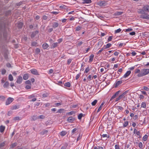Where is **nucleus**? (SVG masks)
Masks as SVG:
<instances>
[{"instance_id": "7ed1b4c3", "label": "nucleus", "mask_w": 149, "mask_h": 149, "mask_svg": "<svg viewBox=\"0 0 149 149\" xmlns=\"http://www.w3.org/2000/svg\"><path fill=\"white\" fill-rule=\"evenodd\" d=\"M144 14H142L140 15V17L141 18L149 19V15L145 13Z\"/></svg>"}, {"instance_id": "09e8293b", "label": "nucleus", "mask_w": 149, "mask_h": 149, "mask_svg": "<svg viewBox=\"0 0 149 149\" xmlns=\"http://www.w3.org/2000/svg\"><path fill=\"white\" fill-rule=\"evenodd\" d=\"M90 69L89 67H88L87 68H86L85 70V72L87 73L88 71H89Z\"/></svg>"}, {"instance_id": "ddd939ff", "label": "nucleus", "mask_w": 149, "mask_h": 149, "mask_svg": "<svg viewBox=\"0 0 149 149\" xmlns=\"http://www.w3.org/2000/svg\"><path fill=\"white\" fill-rule=\"evenodd\" d=\"M94 55L93 54H92L89 57V62H91L93 61L94 58Z\"/></svg>"}, {"instance_id": "5fc2aeb1", "label": "nucleus", "mask_w": 149, "mask_h": 149, "mask_svg": "<svg viewBox=\"0 0 149 149\" xmlns=\"http://www.w3.org/2000/svg\"><path fill=\"white\" fill-rule=\"evenodd\" d=\"M81 74V73H80L79 74H77V75L76 76V80H77L79 78Z\"/></svg>"}, {"instance_id": "49530a36", "label": "nucleus", "mask_w": 149, "mask_h": 149, "mask_svg": "<svg viewBox=\"0 0 149 149\" xmlns=\"http://www.w3.org/2000/svg\"><path fill=\"white\" fill-rule=\"evenodd\" d=\"M143 89L146 91H148L149 88L147 87L144 86L143 87Z\"/></svg>"}, {"instance_id": "6e6552de", "label": "nucleus", "mask_w": 149, "mask_h": 149, "mask_svg": "<svg viewBox=\"0 0 149 149\" xmlns=\"http://www.w3.org/2000/svg\"><path fill=\"white\" fill-rule=\"evenodd\" d=\"M38 33V31H35L33 32L31 35V37L32 38H34L36 34Z\"/></svg>"}, {"instance_id": "9d476101", "label": "nucleus", "mask_w": 149, "mask_h": 149, "mask_svg": "<svg viewBox=\"0 0 149 149\" xmlns=\"http://www.w3.org/2000/svg\"><path fill=\"white\" fill-rule=\"evenodd\" d=\"M124 97L123 96V94H122L121 95H119V96L118 97L116 98L115 101L117 102Z\"/></svg>"}, {"instance_id": "c756f323", "label": "nucleus", "mask_w": 149, "mask_h": 149, "mask_svg": "<svg viewBox=\"0 0 149 149\" xmlns=\"http://www.w3.org/2000/svg\"><path fill=\"white\" fill-rule=\"evenodd\" d=\"M22 26L23 24L22 22H19L17 24V27L20 29L22 28Z\"/></svg>"}, {"instance_id": "69168bd1", "label": "nucleus", "mask_w": 149, "mask_h": 149, "mask_svg": "<svg viewBox=\"0 0 149 149\" xmlns=\"http://www.w3.org/2000/svg\"><path fill=\"white\" fill-rule=\"evenodd\" d=\"M81 29V28L80 26H78L76 28V30L77 31H79Z\"/></svg>"}, {"instance_id": "603ef678", "label": "nucleus", "mask_w": 149, "mask_h": 149, "mask_svg": "<svg viewBox=\"0 0 149 149\" xmlns=\"http://www.w3.org/2000/svg\"><path fill=\"white\" fill-rule=\"evenodd\" d=\"M104 49H105L104 48H101L98 51V52H97V54H98L100 53H101Z\"/></svg>"}, {"instance_id": "864d4df0", "label": "nucleus", "mask_w": 149, "mask_h": 149, "mask_svg": "<svg viewBox=\"0 0 149 149\" xmlns=\"http://www.w3.org/2000/svg\"><path fill=\"white\" fill-rule=\"evenodd\" d=\"M6 72V70L5 69H3L1 71V73L2 74H4Z\"/></svg>"}, {"instance_id": "4c0bfd02", "label": "nucleus", "mask_w": 149, "mask_h": 149, "mask_svg": "<svg viewBox=\"0 0 149 149\" xmlns=\"http://www.w3.org/2000/svg\"><path fill=\"white\" fill-rule=\"evenodd\" d=\"M65 86L68 87H70V84L69 82L66 83L65 84Z\"/></svg>"}, {"instance_id": "a18cd8bd", "label": "nucleus", "mask_w": 149, "mask_h": 149, "mask_svg": "<svg viewBox=\"0 0 149 149\" xmlns=\"http://www.w3.org/2000/svg\"><path fill=\"white\" fill-rule=\"evenodd\" d=\"M128 122L127 121H126L124 122L123 124V126L125 127H126L128 125Z\"/></svg>"}, {"instance_id": "4468645a", "label": "nucleus", "mask_w": 149, "mask_h": 149, "mask_svg": "<svg viewBox=\"0 0 149 149\" xmlns=\"http://www.w3.org/2000/svg\"><path fill=\"white\" fill-rule=\"evenodd\" d=\"M122 83V81L120 80L117 81L115 87H116Z\"/></svg>"}, {"instance_id": "ea45409f", "label": "nucleus", "mask_w": 149, "mask_h": 149, "mask_svg": "<svg viewBox=\"0 0 149 149\" xmlns=\"http://www.w3.org/2000/svg\"><path fill=\"white\" fill-rule=\"evenodd\" d=\"M49 96V94L47 93H44L42 95V96L43 97H47Z\"/></svg>"}, {"instance_id": "20e7f679", "label": "nucleus", "mask_w": 149, "mask_h": 149, "mask_svg": "<svg viewBox=\"0 0 149 149\" xmlns=\"http://www.w3.org/2000/svg\"><path fill=\"white\" fill-rule=\"evenodd\" d=\"M13 100V99L11 97H9L6 102V105H8L11 103Z\"/></svg>"}, {"instance_id": "a878e982", "label": "nucleus", "mask_w": 149, "mask_h": 149, "mask_svg": "<svg viewBox=\"0 0 149 149\" xmlns=\"http://www.w3.org/2000/svg\"><path fill=\"white\" fill-rule=\"evenodd\" d=\"M78 130L77 128H74L72 131V134L73 135Z\"/></svg>"}, {"instance_id": "7c9ffc66", "label": "nucleus", "mask_w": 149, "mask_h": 149, "mask_svg": "<svg viewBox=\"0 0 149 149\" xmlns=\"http://www.w3.org/2000/svg\"><path fill=\"white\" fill-rule=\"evenodd\" d=\"M111 44L110 43L107 44L105 46L104 49H107L109 48L111 46Z\"/></svg>"}, {"instance_id": "72a5a7b5", "label": "nucleus", "mask_w": 149, "mask_h": 149, "mask_svg": "<svg viewBox=\"0 0 149 149\" xmlns=\"http://www.w3.org/2000/svg\"><path fill=\"white\" fill-rule=\"evenodd\" d=\"M68 146V144L67 143H65L64 144V146H63L61 148V149H65L67 146Z\"/></svg>"}, {"instance_id": "338daca9", "label": "nucleus", "mask_w": 149, "mask_h": 149, "mask_svg": "<svg viewBox=\"0 0 149 149\" xmlns=\"http://www.w3.org/2000/svg\"><path fill=\"white\" fill-rule=\"evenodd\" d=\"M47 16L46 15H44L43 16V19H44V20H46L47 19Z\"/></svg>"}, {"instance_id": "bb28decb", "label": "nucleus", "mask_w": 149, "mask_h": 149, "mask_svg": "<svg viewBox=\"0 0 149 149\" xmlns=\"http://www.w3.org/2000/svg\"><path fill=\"white\" fill-rule=\"evenodd\" d=\"M67 132L65 131H62L60 133V135L62 136H63L66 135Z\"/></svg>"}, {"instance_id": "4be33fe9", "label": "nucleus", "mask_w": 149, "mask_h": 149, "mask_svg": "<svg viewBox=\"0 0 149 149\" xmlns=\"http://www.w3.org/2000/svg\"><path fill=\"white\" fill-rule=\"evenodd\" d=\"M58 43L56 42L52 44L51 46V48H54L57 46Z\"/></svg>"}, {"instance_id": "f704fd0d", "label": "nucleus", "mask_w": 149, "mask_h": 149, "mask_svg": "<svg viewBox=\"0 0 149 149\" xmlns=\"http://www.w3.org/2000/svg\"><path fill=\"white\" fill-rule=\"evenodd\" d=\"M83 116V114L82 113H81L78 116V119L79 120H81Z\"/></svg>"}, {"instance_id": "412c9836", "label": "nucleus", "mask_w": 149, "mask_h": 149, "mask_svg": "<svg viewBox=\"0 0 149 149\" xmlns=\"http://www.w3.org/2000/svg\"><path fill=\"white\" fill-rule=\"evenodd\" d=\"M32 121H35L38 119V116H33L31 117Z\"/></svg>"}, {"instance_id": "680f3d73", "label": "nucleus", "mask_w": 149, "mask_h": 149, "mask_svg": "<svg viewBox=\"0 0 149 149\" xmlns=\"http://www.w3.org/2000/svg\"><path fill=\"white\" fill-rule=\"evenodd\" d=\"M138 116L137 115H136L135 116H134L133 118V119H134V120H136L138 118Z\"/></svg>"}, {"instance_id": "c9c22d12", "label": "nucleus", "mask_w": 149, "mask_h": 149, "mask_svg": "<svg viewBox=\"0 0 149 149\" xmlns=\"http://www.w3.org/2000/svg\"><path fill=\"white\" fill-rule=\"evenodd\" d=\"M100 135L102 136L103 137H107V138H109V136L107 134H100Z\"/></svg>"}, {"instance_id": "1a4fd4ad", "label": "nucleus", "mask_w": 149, "mask_h": 149, "mask_svg": "<svg viewBox=\"0 0 149 149\" xmlns=\"http://www.w3.org/2000/svg\"><path fill=\"white\" fill-rule=\"evenodd\" d=\"M145 11H146V10H145L144 9L143 10L142 9H139L138 10V12L139 13L142 14H143L145 13Z\"/></svg>"}, {"instance_id": "c03bdc74", "label": "nucleus", "mask_w": 149, "mask_h": 149, "mask_svg": "<svg viewBox=\"0 0 149 149\" xmlns=\"http://www.w3.org/2000/svg\"><path fill=\"white\" fill-rule=\"evenodd\" d=\"M121 31V29H119L115 31V33H118L120 32Z\"/></svg>"}, {"instance_id": "2eb2a0df", "label": "nucleus", "mask_w": 149, "mask_h": 149, "mask_svg": "<svg viewBox=\"0 0 149 149\" xmlns=\"http://www.w3.org/2000/svg\"><path fill=\"white\" fill-rule=\"evenodd\" d=\"M130 90H127V91H125L122 94L123 95V96L124 97H125V95H127V94L128 93V94L129 95H130Z\"/></svg>"}, {"instance_id": "423d86ee", "label": "nucleus", "mask_w": 149, "mask_h": 149, "mask_svg": "<svg viewBox=\"0 0 149 149\" xmlns=\"http://www.w3.org/2000/svg\"><path fill=\"white\" fill-rule=\"evenodd\" d=\"M75 120L74 117L72 116L69 117L67 119V121L71 123H72Z\"/></svg>"}, {"instance_id": "9b49d317", "label": "nucleus", "mask_w": 149, "mask_h": 149, "mask_svg": "<svg viewBox=\"0 0 149 149\" xmlns=\"http://www.w3.org/2000/svg\"><path fill=\"white\" fill-rule=\"evenodd\" d=\"M59 25V24L58 22H54L53 24L52 27L53 28H55L58 26Z\"/></svg>"}, {"instance_id": "8fccbe9b", "label": "nucleus", "mask_w": 149, "mask_h": 149, "mask_svg": "<svg viewBox=\"0 0 149 149\" xmlns=\"http://www.w3.org/2000/svg\"><path fill=\"white\" fill-rule=\"evenodd\" d=\"M113 37L112 36H110L108 39L107 40L108 42L111 41L113 38Z\"/></svg>"}, {"instance_id": "e2e57ef3", "label": "nucleus", "mask_w": 149, "mask_h": 149, "mask_svg": "<svg viewBox=\"0 0 149 149\" xmlns=\"http://www.w3.org/2000/svg\"><path fill=\"white\" fill-rule=\"evenodd\" d=\"M19 108V106H17L16 105L14 106L13 107V109H16Z\"/></svg>"}, {"instance_id": "bf43d9fd", "label": "nucleus", "mask_w": 149, "mask_h": 149, "mask_svg": "<svg viewBox=\"0 0 149 149\" xmlns=\"http://www.w3.org/2000/svg\"><path fill=\"white\" fill-rule=\"evenodd\" d=\"M135 73H140L141 72H140V70L136 69L135 70Z\"/></svg>"}, {"instance_id": "a211bd4d", "label": "nucleus", "mask_w": 149, "mask_h": 149, "mask_svg": "<svg viewBox=\"0 0 149 149\" xmlns=\"http://www.w3.org/2000/svg\"><path fill=\"white\" fill-rule=\"evenodd\" d=\"M48 47V45L46 43H44L42 45L43 48L44 49H47Z\"/></svg>"}, {"instance_id": "f03ea898", "label": "nucleus", "mask_w": 149, "mask_h": 149, "mask_svg": "<svg viewBox=\"0 0 149 149\" xmlns=\"http://www.w3.org/2000/svg\"><path fill=\"white\" fill-rule=\"evenodd\" d=\"M107 1H99L97 2V4L100 6H104L107 5Z\"/></svg>"}, {"instance_id": "58836bf2", "label": "nucleus", "mask_w": 149, "mask_h": 149, "mask_svg": "<svg viewBox=\"0 0 149 149\" xmlns=\"http://www.w3.org/2000/svg\"><path fill=\"white\" fill-rule=\"evenodd\" d=\"M36 53L37 54H38L40 53V49L38 48H37L35 50Z\"/></svg>"}, {"instance_id": "2f4dec72", "label": "nucleus", "mask_w": 149, "mask_h": 149, "mask_svg": "<svg viewBox=\"0 0 149 149\" xmlns=\"http://www.w3.org/2000/svg\"><path fill=\"white\" fill-rule=\"evenodd\" d=\"M45 116L43 115H41L38 117V119H43L45 118Z\"/></svg>"}, {"instance_id": "f3484780", "label": "nucleus", "mask_w": 149, "mask_h": 149, "mask_svg": "<svg viewBox=\"0 0 149 149\" xmlns=\"http://www.w3.org/2000/svg\"><path fill=\"white\" fill-rule=\"evenodd\" d=\"M130 74V71H128L124 74V77L126 78L128 77Z\"/></svg>"}, {"instance_id": "0eeeda50", "label": "nucleus", "mask_w": 149, "mask_h": 149, "mask_svg": "<svg viewBox=\"0 0 149 149\" xmlns=\"http://www.w3.org/2000/svg\"><path fill=\"white\" fill-rule=\"evenodd\" d=\"M22 77L21 76H19L17 78L16 82L17 83L20 84L22 82Z\"/></svg>"}, {"instance_id": "13d9d810", "label": "nucleus", "mask_w": 149, "mask_h": 149, "mask_svg": "<svg viewBox=\"0 0 149 149\" xmlns=\"http://www.w3.org/2000/svg\"><path fill=\"white\" fill-rule=\"evenodd\" d=\"M25 88L27 89H30L31 88V86L30 85H26L25 87Z\"/></svg>"}, {"instance_id": "37998d69", "label": "nucleus", "mask_w": 149, "mask_h": 149, "mask_svg": "<svg viewBox=\"0 0 149 149\" xmlns=\"http://www.w3.org/2000/svg\"><path fill=\"white\" fill-rule=\"evenodd\" d=\"M37 44V42H32V44H31V45L32 46H36Z\"/></svg>"}, {"instance_id": "774afa93", "label": "nucleus", "mask_w": 149, "mask_h": 149, "mask_svg": "<svg viewBox=\"0 0 149 149\" xmlns=\"http://www.w3.org/2000/svg\"><path fill=\"white\" fill-rule=\"evenodd\" d=\"M115 149H120L119 146L117 145H115Z\"/></svg>"}, {"instance_id": "6e6d98bb", "label": "nucleus", "mask_w": 149, "mask_h": 149, "mask_svg": "<svg viewBox=\"0 0 149 149\" xmlns=\"http://www.w3.org/2000/svg\"><path fill=\"white\" fill-rule=\"evenodd\" d=\"M13 120H20V119L19 117H16L14 118Z\"/></svg>"}, {"instance_id": "f257e3e1", "label": "nucleus", "mask_w": 149, "mask_h": 149, "mask_svg": "<svg viewBox=\"0 0 149 149\" xmlns=\"http://www.w3.org/2000/svg\"><path fill=\"white\" fill-rule=\"evenodd\" d=\"M149 73V69H144L141 70V72L138 74L139 77H142L146 75Z\"/></svg>"}, {"instance_id": "473e14b6", "label": "nucleus", "mask_w": 149, "mask_h": 149, "mask_svg": "<svg viewBox=\"0 0 149 149\" xmlns=\"http://www.w3.org/2000/svg\"><path fill=\"white\" fill-rule=\"evenodd\" d=\"M148 136H147V135H145L143 137V140L144 141H146L147 140V139H148Z\"/></svg>"}, {"instance_id": "f8f14e48", "label": "nucleus", "mask_w": 149, "mask_h": 149, "mask_svg": "<svg viewBox=\"0 0 149 149\" xmlns=\"http://www.w3.org/2000/svg\"><path fill=\"white\" fill-rule=\"evenodd\" d=\"M143 8L145 10H146V11L149 12V5H147L144 6Z\"/></svg>"}, {"instance_id": "6ab92c4d", "label": "nucleus", "mask_w": 149, "mask_h": 149, "mask_svg": "<svg viewBox=\"0 0 149 149\" xmlns=\"http://www.w3.org/2000/svg\"><path fill=\"white\" fill-rule=\"evenodd\" d=\"M29 78V76L27 74H25L23 76V79L26 80H27Z\"/></svg>"}, {"instance_id": "cd10ccee", "label": "nucleus", "mask_w": 149, "mask_h": 149, "mask_svg": "<svg viewBox=\"0 0 149 149\" xmlns=\"http://www.w3.org/2000/svg\"><path fill=\"white\" fill-rule=\"evenodd\" d=\"M146 103L145 102H142L141 104V107L146 108Z\"/></svg>"}, {"instance_id": "b1692460", "label": "nucleus", "mask_w": 149, "mask_h": 149, "mask_svg": "<svg viewBox=\"0 0 149 149\" xmlns=\"http://www.w3.org/2000/svg\"><path fill=\"white\" fill-rule=\"evenodd\" d=\"M8 79L10 81H13V76L11 74H10L8 76Z\"/></svg>"}, {"instance_id": "de8ad7c7", "label": "nucleus", "mask_w": 149, "mask_h": 149, "mask_svg": "<svg viewBox=\"0 0 149 149\" xmlns=\"http://www.w3.org/2000/svg\"><path fill=\"white\" fill-rule=\"evenodd\" d=\"M64 111V109H60L58 110L57 112L61 113L63 112Z\"/></svg>"}, {"instance_id": "052dcab7", "label": "nucleus", "mask_w": 149, "mask_h": 149, "mask_svg": "<svg viewBox=\"0 0 149 149\" xmlns=\"http://www.w3.org/2000/svg\"><path fill=\"white\" fill-rule=\"evenodd\" d=\"M72 61V60L71 59H68L67 61V63L68 64H70L71 63Z\"/></svg>"}, {"instance_id": "aec40b11", "label": "nucleus", "mask_w": 149, "mask_h": 149, "mask_svg": "<svg viewBox=\"0 0 149 149\" xmlns=\"http://www.w3.org/2000/svg\"><path fill=\"white\" fill-rule=\"evenodd\" d=\"M104 104V102H103L101 104L100 106V107H99V108H98V109L97 110V112H99L100 111V110L101 109Z\"/></svg>"}, {"instance_id": "e433bc0d", "label": "nucleus", "mask_w": 149, "mask_h": 149, "mask_svg": "<svg viewBox=\"0 0 149 149\" xmlns=\"http://www.w3.org/2000/svg\"><path fill=\"white\" fill-rule=\"evenodd\" d=\"M48 132V131L47 130H44L40 133L41 135H43L45 134H46Z\"/></svg>"}, {"instance_id": "c85d7f7f", "label": "nucleus", "mask_w": 149, "mask_h": 149, "mask_svg": "<svg viewBox=\"0 0 149 149\" xmlns=\"http://www.w3.org/2000/svg\"><path fill=\"white\" fill-rule=\"evenodd\" d=\"M97 101L96 100H95L93 102L91 103V104L92 106H94L97 103Z\"/></svg>"}, {"instance_id": "3c124183", "label": "nucleus", "mask_w": 149, "mask_h": 149, "mask_svg": "<svg viewBox=\"0 0 149 149\" xmlns=\"http://www.w3.org/2000/svg\"><path fill=\"white\" fill-rule=\"evenodd\" d=\"M25 83L26 84H30L31 85V81L29 80H28L25 82Z\"/></svg>"}, {"instance_id": "dca6fc26", "label": "nucleus", "mask_w": 149, "mask_h": 149, "mask_svg": "<svg viewBox=\"0 0 149 149\" xmlns=\"http://www.w3.org/2000/svg\"><path fill=\"white\" fill-rule=\"evenodd\" d=\"M5 127L1 125L0 127V131L1 132H3L4 130Z\"/></svg>"}, {"instance_id": "79ce46f5", "label": "nucleus", "mask_w": 149, "mask_h": 149, "mask_svg": "<svg viewBox=\"0 0 149 149\" xmlns=\"http://www.w3.org/2000/svg\"><path fill=\"white\" fill-rule=\"evenodd\" d=\"M139 147L140 148L142 149L143 147V145L141 142H140L139 143Z\"/></svg>"}, {"instance_id": "5701e85b", "label": "nucleus", "mask_w": 149, "mask_h": 149, "mask_svg": "<svg viewBox=\"0 0 149 149\" xmlns=\"http://www.w3.org/2000/svg\"><path fill=\"white\" fill-rule=\"evenodd\" d=\"M84 1L83 2V4L85 3H90L91 2V0H84Z\"/></svg>"}, {"instance_id": "393cba45", "label": "nucleus", "mask_w": 149, "mask_h": 149, "mask_svg": "<svg viewBox=\"0 0 149 149\" xmlns=\"http://www.w3.org/2000/svg\"><path fill=\"white\" fill-rule=\"evenodd\" d=\"M9 83L8 82H6L3 85V86L4 88H7L9 85Z\"/></svg>"}, {"instance_id": "4d7b16f0", "label": "nucleus", "mask_w": 149, "mask_h": 149, "mask_svg": "<svg viewBox=\"0 0 149 149\" xmlns=\"http://www.w3.org/2000/svg\"><path fill=\"white\" fill-rule=\"evenodd\" d=\"M116 95L115 94L111 97V99H110V101L112 99L116 97Z\"/></svg>"}, {"instance_id": "a19ab883", "label": "nucleus", "mask_w": 149, "mask_h": 149, "mask_svg": "<svg viewBox=\"0 0 149 149\" xmlns=\"http://www.w3.org/2000/svg\"><path fill=\"white\" fill-rule=\"evenodd\" d=\"M75 112L74 111H70L69 112H68L67 113V114L69 115H72L75 114Z\"/></svg>"}, {"instance_id": "0e129e2a", "label": "nucleus", "mask_w": 149, "mask_h": 149, "mask_svg": "<svg viewBox=\"0 0 149 149\" xmlns=\"http://www.w3.org/2000/svg\"><path fill=\"white\" fill-rule=\"evenodd\" d=\"M54 72V70L52 69H50L49 70V74H51L52 73Z\"/></svg>"}, {"instance_id": "39448f33", "label": "nucleus", "mask_w": 149, "mask_h": 149, "mask_svg": "<svg viewBox=\"0 0 149 149\" xmlns=\"http://www.w3.org/2000/svg\"><path fill=\"white\" fill-rule=\"evenodd\" d=\"M30 71L33 74L37 75H39L37 70L35 69H31L30 70Z\"/></svg>"}]
</instances>
